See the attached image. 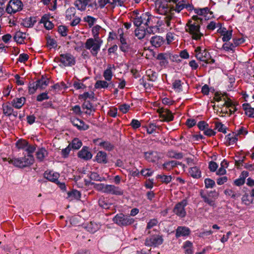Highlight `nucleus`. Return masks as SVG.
<instances>
[{
    "label": "nucleus",
    "instance_id": "1",
    "mask_svg": "<svg viewBox=\"0 0 254 254\" xmlns=\"http://www.w3.org/2000/svg\"><path fill=\"white\" fill-rule=\"evenodd\" d=\"M201 19L198 15H194L192 19L189 20L186 24L185 29L188 32L191 37L195 40H198L203 36V34L200 32V24Z\"/></svg>",
    "mask_w": 254,
    "mask_h": 254
},
{
    "label": "nucleus",
    "instance_id": "2",
    "mask_svg": "<svg viewBox=\"0 0 254 254\" xmlns=\"http://www.w3.org/2000/svg\"><path fill=\"white\" fill-rule=\"evenodd\" d=\"M157 12L162 15H166L164 23L170 29L174 26L175 15H173L170 4L168 1L161 2L156 7Z\"/></svg>",
    "mask_w": 254,
    "mask_h": 254
},
{
    "label": "nucleus",
    "instance_id": "3",
    "mask_svg": "<svg viewBox=\"0 0 254 254\" xmlns=\"http://www.w3.org/2000/svg\"><path fill=\"white\" fill-rule=\"evenodd\" d=\"M152 18V16L149 13H141L137 10H134L130 14V20L136 27L140 26L141 25H150Z\"/></svg>",
    "mask_w": 254,
    "mask_h": 254
},
{
    "label": "nucleus",
    "instance_id": "4",
    "mask_svg": "<svg viewBox=\"0 0 254 254\" xmlns=\"http://www.w3.org/2000/svg\"><path fill=\"white\" fill-rule=\"evenodd\" d=\"M34 158L32 155H25L21 158H13L10 159L9 163L15 167L24 168L33 164Z\"/></svg>",
    "mask_w": 254,
    "mask_h": 254
},
{
    "label": "nucleus",
    "instance_id": "5",
    "mask_svg": "<svg viewBox=\"0 0 254 254\" xmlns=\"http://www.w3.org/2000/svg\"><path fill=\"white\" fill-rule=\"evenodd\" d=\"M102 43L103 41L101 39H93L91 38L86 40L84 47L87 50H89L91 54L95 57L100 51Z\"/></svg>",
    "mask_w": 254,
    "mask_h": 254
},
{
    "label": "nucleus",
    "instance_id": "6",
    "mask_svg": "<svg viewBox=\"0 0 254 254\" xmlns=\"http://www.w3.org/2000/svg\"><path fill=\"white\" fill-rule=\"evenodd\" d=\"M195 56L196 59L206 64L213 63L214 60L210 59L209 53L205 50H202L200 47H197L195 50Z\"/></svg>",
    "mask_w": 254,
    "mask_h": 254
},
{
    "label": "nucleus",
    "instance_id": "7",
    "mask_svg": "<svg viewBox=\"0 0 254 254\" xmlns=\"http://www.w3.org/2000/svg\"><path fill=\"white\" fill-rule=\"evenodd\" d=\"M113 221L120 226H127L133 223L134 220L129 216L123 213L117 214L113 218Z\"/></svg>",
    "mask_w": 254,
    "mask_h": 254
},
{
    "label": "nucleus",
    "instance_id": "8",
    "mask_svg": "<svg viewBox=\"0 0 254 254\" xmlns=\"http://www.w3.org/2000/svg\"><path fill=\"white\" fill-rule=\"evenodd\" d=\"M58 60L60 63V66H71L75 64V57L69 53L60 55Z\"/></svg>",
    "mask_w": 254,
    "mask_h": 254
},
{
    "label": "nucleus",
    "instance_id": "9",
    "mask_svg": "<svg viewBox=\"0 0 254 254\" xmlns=\"http://www.w3.org/2000/svg\"><path fill=\"white\" fill-rule=\"evenodd\" d=\"M22 2L20 0H10L7 4L6 11L9 14L16 13L22 10Z\"/></svg>",
    "mask_w": 254,
    "mask_h": 254
},
{
    "label": "nucleus",
    "instance_id": "10",
    "mask_svg": "<svg viewBox=\"0 0 254 254\" xmlns=\"http://www.w3.org/2000/svg\"><path fill=\"white\" fill-rule=\"evenodd\" d=\"M187 204V200L186 199H183L177 203L173 209L174 213L180 218L185 217L187 214L185 207Z\"/></svg>",
    "mask_w": 254,
    "mask_h": 254
},
{
    "label": "nucleus",
    "instance_id": "11",
    "mask_svg": "<svg viewBox=\"0 0 254 254\" xmlns=\"http://www.w3.org/2000/svg\"><path fill=\"white\" fill-rule=\"evenodd\" d=\"M171 11L173 15H174V12L179 13L185 8H188L190 5L187 0H181L177 2L170 4Z\"/></svg>",
    "mask_w": 254,
    "mask_h": 254
},
{
    "label": "nucleus",
    "instance_id": "12",
    "mask_svg": "<svg viewBox=\"0 0 254 254\" xmlns=\"http://www.w3.org/2000/svg\"><path fill=\"white\" fill-rule=\"evenodd\" d=\"M201 196L204 201L211 206L215 207V200L218 196V193L215 190L210 191L207 195L201 193Z\"/></svg>",
    "mask_w": 254,
    "mask_h": 254
},
{
    "label": "nucleus",
    "instance_id": "13",
    "mask_svg": "<svg viewBox=\"0 0 254 254\" xmlns=\"http://www.w3.org/2000/svg\"><path fill=\"white\" fill-rule=\"evenodd\" d=\"M163 242V239L161 236L153 235L146 239L145 245L146 246L156 247L161 245Z\"/></svg>",
    "mask_w": 254,
    "mask_h": 254
},
{
    "label": "nucleus",
    "instance_id": "14",
    "mask_svg": "<svg viewBox=\"0 0 254 254\" xmlns=\"http://www.w3.org/2000/svg\"><path fill=\"white\" fill-rule=\"evenodd\" d=\"M157 113L159 114V117L162 119V121L164 122H169L172 121L174 119V116L172 112L163 108L157 109Z\"/></svg>",
    "mask_w": 254,
    "mask_h": 254
},
{
    "label": "nucleus",
    "instance_id": "15",
    "mask_svg": "<svg viewBox=\"0 0 254 254\" xmlns=\"http://www.w3.org/2000/svg\"><path fill=\"white\" fill-rule=\"evenodd\" d=\"M105 193L121 195L123 194V190L119 187L112 185H106Z\"/></svg>",
    "mask_w": 254,
    "mask_h": 254
},
{
    "label": "nucleus",
    "instance_id": "16",
    "mask_svg": "<svg viewBox=\"0 0 254 254\" xmlns=\"http://www.w3.org/2000/svg\"><path fill=\"white\" fill-rule=\"evenodd\" d=\"M95 142L101 148L108 151H111L114 148V145L108 141H102L100 139H97L95 141Z\"/></svg>",
    "mask_w": 254,
    "mask_h": 254
},
{
    "label": "nucleus",
    "instance_id": "17",
    "mask_svg": "<svg viewBox=\"0 0 254 254\" xmlns=\"http://www.w3.org/2000/svg\"><path fill=\"white\" fill-rule=\"evenodd\" d=\"M145 159L149 162H156L160 158L158 153L156 151H149L144 153Z\"/></svg>",
    "mask_w": 254,
    "mask_h": 254
},
{
    "label": "nucleus",
    "instance_id": "18",
    "mask_svg": "<svg viewBox=\"0 0 254 254\" xmlns=\"http://www.w3.org/2000/svg\"><path fill=\"white\" fill-rule=\"evenodd\" d=\"M72 125L79 130H85L88 129L89 126L84 122L78 119L73 118L71 120Z\"/></svg>",
    "mask_w": 254,
    "mask_h": 254
},
{
    "label": "nucleus",
    "instance_id": "19",
    "mask_svg": "<svg viewBox=\"0 0 254 254\" xmlns=\"http://www.w3.org/2000/svg\"><path fill=\"white\" fill-rule=\"evenodd\" d=\"M190 229L187 227L179 226L176 229V237L179 238L180 237H186L190 235Z\"/></svg>",
    "mask_w": 254,
    "mask_h": 254
},
{
    "label": "nucleus",
    "instance_id": "20",
    "mask_svg": "<svg viewBox=\"0 0 254 254\" xmlns=\"http://www.w3.org/2000/svg\"><path fill=\"white\" fill-rule=\"evenodd\" d=\"M78 156L81 159L88 160L92 158V155L86 147H83L78 153Z\"/></svg>",
    "mask_w": 254,
    "mask_h": 254
},
{
    "label": "nucleus",
    "instance_id": "21",
    "mask_svg": "<svg viewBox=\"0 0 254 254\" xmlns=\"http://www.w3.org/2000/svg\"><path fill=\"white\" fill-rule=\"evenodd\" d=\"M113 69L115 70V66L114 65H108L107 68L104 70L103 72V77L105 80L108 81L111 80L113 75Z\"/></svg>",
    "mask_w": 254,
    "mask_h": 254
},
{
    "label": "nucleus",
    "instance_id": "22",
    "mask_svg": "<svg viewBox=\"0 0 254 254\" xmlns=\"http://www.w3.org/2000/svg\"><path fill=\"white\" fill-rule=\"evenodd\" d=\"M26 102V98L24 97L15 98L11 101L12 106L17 109L22 108Z\"/></svg>",
    "mask_w": 254,
    "mask_h": 254
},
{
    "label": "nucleus",
    "instance_id": "23",
    "mask_svg": "<svg viewBox=\"0 0 254 254\" xmlns=\"http://www.w3.org/2000/svg\"><path fill=\"white\" fill-rule=\"evenodd\" d=\"M59 176L60 175L59 173L52 171H46L44 173V177L46 179L53 182L58 181Z\"/></svg>",
    "mask_w": 254,
    "mask_h": 254
},
{
    "label": "nucleus",
    "instance_id": "24",
    "mask_svg": "<svg viewBox=\"0 0 254 254\" xmlns=\"http://www.w3.org/2000/svg\"><path fill=\"white\" fill-rule=\"evenodd\" d=\"M90 0H76L74 2L75 6L79 10L84 11Z\"/></svg>",
    "mask_w": 254,
    "mask_h": 254
},
{
    "label": "nucleus",
    "instance_id": "25",
    "mask_svg": "<svg viewBox=\"0 0 254 254\" xmlns=\"http://www.w3.org/2000/svg\"><path fill=\"white\" fill-rule=\"evenodd\" d=\"M96 161L99 163L106 164L108 162L107 153L104 151H99L96 156Z\"/></svg>",
    "mask_w": 254,
    "mask_h": 254
},
{
    "label": "nucleus",
    "instance_id": "26",
    "mask_svg": "<svg viewBox=\"0 0 254 254\" xmlns=\"http://www.w3.org/2000/svg\"><path fill=\"white\" fill-rule=\"evenodd\" d=\"M48 151L44 148H39L36 152V158L39 161H42L48 156Z\"/></svg>",
    "mask_w": 254,
    "mask_h": 254
},
{
    "label": "nucleus",
    "instance_id": "27",
    "mask_svg": "<svg viewBox=\"0 0 254 254\" xmlns=\"http://www.w3.org/2000/svg\"><path fill=\"white\" fill-rule=\"evenodd\" d=\"M124 0H100L99 1L100 6L104 7L106 4L110 3L112 5H121Z\"/></svg>",
    "mask_w": 254,
    "mask_h": 254
},
{
    "label": "nucleus",
    "instance_id": "28",
    "mask_svg": "<svg viewBox=\"0 0 254 254\" xmlns=\"http://www.w3.org/2000/svg\"><path fill=\"white\" fill-rule=\"evenodd\" d=\"M189 173L193 178L198 179L201 177V171L196 166L191 167L189 170Z\"/></svg>",
    "mask_w": 254,
    "mask_h": 254
},
{
    "label": "nucleus",
    "instance_id": "29",
    "mask_svg": "<svg viewBox=\"0 0 254 254\" xmlns=\"http://www.w3.org/2000/svg\"><path fill=\"white\" fill-rule=\"evenodd\" d=\"M76 9L74 7H70L65 11V18L67 20L71 21L76 17Z\"/></svg>",
    "mask_w": 254,
    "mask_h": 254
},
{
    "label": "nucleus",
    "instance_id": "30",
    "mask_svg": "<svg viewBox=\"0 0 254 254\" xmlns=\"http://www.w3.org/2000/svg\"><path fill=\"white\" fill-rule=\"evenodd\" d=\"M26 37L25 33L21 31H17L14 36V40L19 44H23Z\"/></svg>",
    "mask_w": 254,
    "mask_h": 254
},
{
    "label": "nucleus",
    "instance_id": "31",
    "mask_svg": "<svg viewBox=\"0 0 254 254\" xmlns=\"http://www.w3.org/2000/svg\"><path fill=\"white\" fill-rule=\"evenodd\" d=\"M150 42L152 46L155 47H159L163 44L164 40L162 37L155 36L152 37Z\"/></svg>",
    "mask_w": 254,
    "mask_h": 254
},
{
    "label": "nucleus",
    "instance_id": "32",
    "mask_svg": "<svg viewBox=\"0 0 254 254\" xmlns=\"http://www.w3.org/2000/svg\"><path fill=\"white\" fill-rule=\"evenodd\" d=\"M235 47L233 43L230 42H225L222 46L221 49L227 52L233 53L235 52Z\"/></svg>",
    "mask_w": 254,
    "mask_h": 254
},
{
    "label": "nucleus",
    "instance_id": "33",
    "mask_svg": "<svg viewBox=\"0 0 254 254\" xmlns=\"http://www.w3.org/2000/svg\"><path fill=\"white\" fill-rule=\"evenodd\" d=\"M243 109L245 114L249 117L254 118V108L251 107L249 104H243Z\"/></svg>",
    "mask_w": 254,
    "mask_h": 254
},
{
    "label": "nucleus",
    "instance_id": "34",
    "mask_svg": "<svg viewBox=\"0 0 254 254\" xmlns=\"http://www.w3.org/2000/svg\"><path fill=\"white\" fill-rule=\"evenodd\" d=\"M192 243L190 241H187L184 244L183 248L185 250L186 254H192L193 250L192 249Z\"/></svg>",
    "mask_w": 254,
    "mask_h": 254
},
{
    "label": "nucleus",
    "instance_id": "35",
    "mask_svg": "<svg viewBox=\"0 0 254 254\" xmlns=\"http://www.w3.org/2000/svg\"><path fill=\"white\" fill-rule=\"evenodd\" d=\"M238 140L237 135L234 133H230L226 136V141L228 145L235 143Z\"/></svg>",
    "mask_w": 254,
    "mask_h": 254
},
{
    "label": "nucleus",
    "instance_id": "36",
    "mask_svg": "<svg viewBox=\"0 0 254 254\" xmlns=\"http://www.w3.org/2000/svg\"><path fill=\"white\" fill-rule=\"evenodd\" d=\"M242 202L244 204L248 206L253 203V199L248 193H245L242 197Z\"/></svg>",
    "mask_w": 254,
    "mask_h": 254
},
{
    "label": "nucleus",
    "instance_id": "37",
    "mask_svg": "<svg viewBox=\"0 0 254 254\" xmlns=\"http://www.w3.org/2000/svg\"><path fill=\"white\" fill-rule=\"evenodd\" d=\"M39 87L37 81L30 82L28 86V92L30 94H34Z\"/></svg>",
    "mask_w": 254,
    "mask_h": 254
},
{
    "label": "nucleus",
    "instance_id": "38",
    "mask_svg": "<svg viewBox=\"0 0 254 254\" xmlns=\"http://www.w3.org/2000/svg\"><path fill=\"white\" fill-rule=\"evenodd\" d=\"M100 228V226L95 222H91L87 226V230L90 233H94Z\"/></svg>",
    "mask_w": 254,
    "mask_h": 254
},
{
    "label": "nucleus",
    "instance_id": "39",
    "mask_svg": "<svg viewBox=\"0 0 254 254\" xmlns=\"http://www.w3.org/2000/svg\"><path fill=\"white\" fill-rule=\"evenodd\" d=\"M106 80H98L95 84V88L96 89L106 88L109 86V83Z\"/></svg>",
    "mask_w": 254,
    "mask_h": 254
},
{
    "label": "nucleus",
    "instance_id": "40",
    "mask_svg": "<svg viewBox=\"0 0 254 254\" xmlns=\"http://www.w3.org/2000/svg\"><path fill=\"white\" fill-rule=\"evenodd\" d=\"M82 145V142L78 138H74L69 145L74 149H78Z\"/></svg>",
    "mask_w": 254,
    "mask_h": 254
},
{
    "label": "nucleus",
    "instance_id": "41",
    "mask_svg": "<svg viewBox=\"0 0 254 254\" xmlns=\"http://www.w3.org/2000/svg\"><path fill=\"white\" fill-rule=\"evenodd\" d=\"M146 73L149 80L155 81L156 80L157 78V74L156 72L150 69L146 70Z\"/></svg>",
    "mask_w": 254,
    "mask_h": 254
},
{
    "label": "nucleus",
    "instance_id": "42",
    "mask_svg": "<svg viewBox=\"0 0 254 254\" xmlns=\"http://www.w3.org/2000/svg\"><path fill=\"white\" fill-rule=\"evenodd\" d=\"M172 86L173 89L177 92H180L182 90V82L179 79L175 80L173 83Z\"/></svg>",
    "mask_w": 254,
    "mask_h": 254
},
{
    "label": "nucleus",
    "instance_id": "43",
    "mask_svg": "<svg viewBox=\"0 0 254 254\" xmlns=\"http://www.w3.org/2000/svg\"><path fill=\"white\" fill-rule=\"evenodd\" d=\"M40 89L45 88L49 84V81L48 79L42 78L40 79L36 80Z\"/></svg>",
    "mask_w": 254,
    "mask_h": 254
},
{
    "label": "nucleus",
    "instance_id": "44",
    "mask_svg": "<svg viewBox=\"0 0 254 254\" xmlns=\"http://www.w3.org/2000/svg\"><path fill=\"white\" fill-rule=\"evenodd\" d=\"M96 18L89 15L85 16L83 18L84 21L88 23L89 27L93 26V25L96 22Z\"/></svg>",
    "mask_w": 254,
    "mask_h": 254
},
{
    "label": "nucleus",
    "instance_id": "45",
    "mask_svg": "<svg viewBox=\"0 0 254 254\" xmlns=\"http://www.w3.org/2000/svg\"><path fill=\"white\" fill-rule=\"evenodd\" d=\"M135 35L139 39H143L145 35L146 31L144 29L138 28L135 30Z\"/></svg>",
    "mask_w": 254,
    "mask_h": 254
},
{
    "label": "nucleus",
    "instance_id": "46",
    "mask_svg": "<svg viewBox=\"0 0 254 254\" xmlns=\"http://www.w3.org/2000/svg\"><path fill=\"white\" fill-rule=\"evenodd\" d=\"M101 29V27L98 25L94 26L92 29L93 39H100L99 36V31Z\"/></svg>",
    "mask_w": 254,
    "mask_h": 254
},
{
    "label": "nucleus",
    "instance_id": "47",
    "mask_svg": "<svg viewBox=\"0 0 254 254\" xmlns=\"http://www.w3.org/2000/svg\"><path fill=\"white\" fill-rule=\"evenodd\" d=\"M195 11L197 15L203 16L205 17H207V14L209 12V9L208 7L195 9Z\"/></svg>",
    "mask_w": 254,
    "mask_h": 254
},
{
    "label": "nucleus",
    "instance_id": "48",
    "mask_svg": "<svg viewBox=\"0 0 254 254\" xmlns=\"http://www.w3.org/2000/svg\"><path fill=\"white\" fill-rule=\"evenodd\" d=\"M146 131L148 134H152L156 131V129L157 128V126L154 123H150L146 127Z\"/></svg>",
    "mask_w": 254,
    "mask_h": 254
},
{
    "label": "nucleus",
    "instance_id": "49",
    "mask_svg": "<svg viewBox=\"0 0 254 254\" xmlns=\"http://www.w3.org/2000/svg\"><path fill=\"white\" fill-rule=\"evenodd\" d=\"M69 197L73 199H79L81 196L80 192L77 190H73L72 191L68 193Z\"/></svg>",
    "mask_w": 254,
    "mask_h": 254
},
{
    "label": "nucleus",
    "instance_id": "50",
    "mask_svg": "<svg viewBox=\"0 0 254 254\" xmlns=\"http://www.w3.org/2000/svg\"><path fill=\"white\" fill-rule=\"evenodd\" d=\"M215 128L217 129L219 132H221L224 133H226V128L221 123H215Z\"/></svg>",
    "mask_w": 254,
    "mask_h": 254
},
{
    "label": "nucleus",
    "instance_id": "51",
    "mask_svg": "<svg viewBox=\"0 0 254 254\" xmlns=\"http://www.w3.org/2000/svg\"><path fill=\"white\" fill-rule=\"evenodd\" d=\"M94 98V93L92 92H85L82 94H81L79 96L80 99L86 100L87 99H92Z\"/></svg>",
    "mask_w": 254,
    "mask_h": 254
},
{
    "label": "nucleus",
    "instance_id": "52",
    "mask_svg": "<svg viewBox=\"0 0 254 254\" xmlns=\"http://www.w3.org/2000/svg\"><path fill=\"white\" fill-rule=\"evenodd\" d=\"M232 35V31H227L225 33L222 34V41L224 42H229L231 39Z\"/></svg>",
    "mask_w": 254,
    "mask_h": 254
},
{
    "label": "nucleus",
    "instance_id": "53",
    "mask_svg": "<svg viewBox=\"0 0 254 254\" xmlns=\"http://www.w3.org/2000/svg\"><path fill=\"white\" fill-rule=\"evenodd\" d=\"M119 35L117 38L120 40L121 44H126V38L124 36V34L122 29L118 30Z\"/></svg>",
    "mask_w": 254,
    "mask_h": 254
},
{
    "label": "nucleus",
    "instance_id": "54",
    "mask_svg": "<svg viewBox=\"0 0 254 254\" xmlns=\"http://www.w3.org/2000/svg\"><path fill=\"white\" fill-rule=\"evenodd\" d=\"M28 144L25 140H19L16 142V146L18 149L25 150Z\"/></svg>",
    "mask_w": 254,
    "mask_h": 254
},
{
    "label": "nucleus",
    "instance_id": "55",
    "mask_svg": "<svg viewBox=\"0 0 254 254\" xmlns=\"http://www.w3.org/2000/svg\"><path fill=\"white\" fill-rule=\"evenodd\" d=\"M224 102L222 106H226L227 107H231L232 109H229V112L230 114H232L234 113L235 109L234 107L232 106V103L230 100H227V98H225V100L223 101Z\"/></svg>",
    "mask_w": 254,
    "mask_h": 254
},
{
    "label": "nucleus",
    "instance_id": "56",
    "mask_svg": "<svg viewBox=\"0 0 254 254\" xmlns=\"http://www.w3.org/2000/svg\"><path fill=\"white\" fill-rule=\"evenodd\" d=\"M47 45L50 49L55 48L57 46L56 41L50 37L47 38Z\"/></svg>",
    "mask_w": 254,
    "mask_h": 254
},
{
    "label": "nucleus",
    "instance_id": "57",
    "mask_svg": "<svg viewBox=\"0 0 254 254\" xmlns=\"http://www.w3.org/2000/svg\"><path fill=\"white\" fill-rule=\"evenodd\" d=\"M73 86L76 90L83 89L86 88V85L80 82L79 80L74 81L73 83Z\"/></svg>",
    "mask_w": 254,
    "mask_h": 254
},
{
    "label": "nucleus",
    "instance_id": "58",
    "mask_svg": "<svg viewBox=\"0 0 254 254\" xmlns=\"http://www.w3.org/2000/svg\"><path fill=\"white\" fill-rule=\"evenodd\" d=\"M90 177L91 179L97 181L101 182L105 180V178L100 177L97 173L95 172L91 173L90 175Z\"/></svg>",
    "mask_w": 254,
    "mask_h": 254
},
{
    "label": "nucleus",
    "instance_id": "59",
    "mask_svg": "<svg viewBox=\"0 0 254 254\" xmlns=\"http://www.w3.org/2000/svg\"><path fill=\"white\" fill-rule=\"evenodd\" d=\"M94 188L100 191L103 193H105L106 189V184H96L94 186Z\"/></svg>",
    "mask_w": 254,
    "mask_h": 254
},
{
    "label": "nucleus",
    "instance_id": "60",
    "mask_svg": "<svg viewBox=\"0 0 254 254\" xmlns=\"http://www.w3.org/2000/svg\"><path fill=\"white\" fill-rule=\"evenodd\" d=\"M158 223V220L156 219H152L149 220V221L148 222L147 226H146V229H150L154 227V226H156L157 225Z\"/></svg>",
    "mask_w": 254,
    "mask_h": 254
},
{
    "label": "nucleus",
    "instance_id": "61",
    "mask_svg": "<svg viewBox=\"0 0 254 254\" xmlns=\"http://www.w3.org/2000/svg\"><path fill=\"white\" fill-rule=\"evenodd\" d=\"M36 150V146L34 145L28 144L26 147L25 150L27 152V155H32V153Z\"/></svg>",
    "mask_w": 254,
    "mask_h": 254
},
{
    "label": "nucleus",
    "instance_id": "62",
    "mask_svg": "<svg viewBox=\"0 0 254 254\" xmlns=\"http://www.w3.org/2000/svg\"><path fill=\"white\" fill-rule=\"evenodd\" d=\"M204 183L206 188H212L215 186V182L209 178L205 179Z\"/></svg>",
    "mask_w": 254,
    "mask_h": 254
},
{
    "label": "nucleus",
    "instance_id": "63",
    "mask_svg": "<svg viewBox=\"0 0 254 254\" xmlns=\"http://www.w3.org/2000/svg\"><path fill=\"white\" fill-rule=\"evenodd\" d=\"M221 26L219 22L216 23L214 21H211L207 26V28L209 30H213L216 27H220Z\"/></svg>",
    "mask_w": 254,
    "mask_h": 254
},
{
    "label": "nucleus",
    "instance_id": "64",
    "mask_svg": "<svg viewBox=\"0 0 254 254\" xmlns=\"http://www.w3.org/2000/svg\"><path fill=\"white\" fill-rule=\"evenodd\" d=\"M226 96L224 94L221 93H216L214 97V100L217 102H220L221 101H224L225 100Z\"/></svg>",
    "mask_w": 254,
    "mask_h": 254
}]
</instances>
